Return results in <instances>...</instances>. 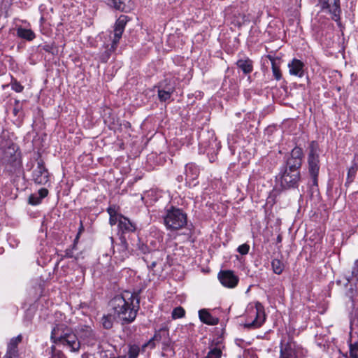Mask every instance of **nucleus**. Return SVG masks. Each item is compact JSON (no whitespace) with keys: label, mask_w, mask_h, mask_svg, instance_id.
<instances>
[{"label":"nucleus","mask_w":358,"mask_h":358,"mask_svg":"<svg viewBox=\"0 0 358 358\" xmlns=\"http://www.w3.org/2000/svg\"><path fill=\"white\" fill-rule=\"evenodd\" d=\"M139 301L135 294L125 292L117 295L110 301V306L115 315L123 324L131 323L136 318L138 310Z\"/></svg>","instance_id":"1"},{"label":"nucleus","mask_w":358,"mask_h":358,"mask_svg":"<svg viewBox=\"0 0 358 358\" xmlns=\"http://www.w3.org/2000/svg\"><path fill=\"white\" fill-rule=\"evenodd\" d=\"M0 161L8 173L13 174L19 171L22 166L19 146L12 141H6L2 144L0 148Z\"/></svg>","instance_id":"2"},{"label":"nucleus","mask_w":358,"mask_h":358,"mask_svg":"<svg viewBox=\"0 0 358 358\" xmlns=\"http://www.w3.org/2000/svg\"><path fill=\"white\" fill-rule=\"evenodd\" d=\"M162 219L166 229L172 231L184 228L187 223V214L182 209L173 206L165 208Z\"/></svg>","instance_id":"3"},{"label":"nucleus","mask_w":358,"mask_h":358,"mask_svg":"<svg viewBox=\"0 0 358 358\" xmlns=\"http://www.w3.org/2000/svg\"><path fill=\"white\" fill-rule=\"evenodd\" d=\"M129 20V19L128 16L124 15H121L116 20L114 25L113 36L112 38L110 47L102 53L101 57L102 62H106L110 58L111 53L116 50L117 45L124 31L125 26Z\"/></svg>","instance_id":"4"},{"label":"nucleus","mask_w":358,"mask_h":358,"mask_svg":"<svg viewBox=\"0 0 358 358\" xmlns=\"http://www.w3.org/2000/svg\"><path fill=\"white\" fill-rule=\"evenodd\" d=\"M280 187L283 189L298 187L300 180V171L284 169L279 173Z\"/></svg>","instance_id":"5"},{"label":"nucleus","mask_w":358,"mask_h":358,"mask_svg":"<svg viewBox=\"0 0 358 358\" xmlns=\"http://www.w3.org/2000/svg\"><path fill=\"white\" fill-rule=\"evenodd\" d=\"M307 351L294 342L280 343L279 358H305Z\"/></svg>","instance_id":"6"},{"label":"nucleus","mask_w":358,"mask_h":358,"mask_svg":"<svg viewBox=\"0 0 358 358\" xmlns=\"http://www.w3.org/2000/svg\"><path fill=\"white\" fill-rule=\"evenodd\" d=\"M73 333L72 328L66 324H56L51 331L50 340L55 345L57 346L64 341V339L68 338L69 336H70V334Z\"/></svg>","instance_id":"7"},{"label":"nucleus","mask_w":358,"mask_h":358,"mask_svg":"<svg viewBox=\"0 0 358 358\" xmlns=\"http://www.w3.org/2000/svg\"><path fill=\"white\" fill-rule=\"evenodd\" d=\"M308 171L310 176H315L319 173V154H318V144L312 141L309 145V155H308Z\"/></svg>","instance_id":"8"},{"label":"nucleus","mask_w":358,"mask_h":358,"mask_svg":"<svg viewBox=\"0 0 358 358\" xmlns=\"http://www.w3.org/2000/svg\"><path fill=\"white\" fill-rule=\"evenodd\" d=\"M318 3L322 10H327L331 14V18L335 22L340 20L341 8L340 0H318Z\"/></svg>","instance_id":"9"},{"label":"nucleus","mask_w":358,"mask_h":358,"mask_svg":"<svg viewBox=\"0 0 358 358\" xmlns=\"http://www.w3.org/2000/svg\"><path fill=\"white\" fill-rule=\"evenodd\" d=\"M33 180L38 185H45L49 181L50 174L43 160L37 162V166L32 173Z\"/></svg>","instance_id":"10"},{"label":"nucleus","mask_w":358,"mask_h":358,"mask_svg":"<svg viewBox=\"0 0 358 358\" xmlns=\"http://www.w3.org/2000/svg\"><path fill=\"white\" fill-rule=\"evenodd\" d=\"M218 279L223 286L228 288H234L239 281L238 277L231 270L220 271L218 273Z\"/></svg>","instance_id":"11"},{"label":"nucleus","mask_w":358,"mask_h":358,"mask_svg":"<svg viewBox=\"0 0 358 358\" xmlns=\"http://www.w3.org/2000/svg\"><path fill=\"white\" fill-rule=\"evenodd\" d=\"M252 313L255 315V318L251 322L246 323L245 327L247 328H259L263 324L266 319L264 306L259 302H257Z\"/></svg>","instance_id":"12"},{"label":"nucleus","mask_w":358,"mask_h":358,"mask_svg":"<svg viewBox=\"0 0 358 358\" xmlns=\"http://www.w3.org/2000/svg\"><path fill=\"white\" fill-rule=\"evenodd\" d=\"M80 338L88 345H93L96 340L94 331L90 326L80 325L77 329Z\"/></svg>","instance_id":"13"},{"label":"nucleus","mask_w":358,"mask_h":358,"mask_svg":"<svg viewBox=\"0 0 358 358\" xmlns=\"http://www.w3.org/2000/svg\"><path fill=\"white\" fill-rule=\"evenodd\" d=\"M63 349L67 350L71 352H78L80 349L81 344L75 333L70 334L68 338L64 340L57 345Z\"/></svg>","instance_id":"14"},{"label":"nucleus","mask_w":358,"mask_h":358,"mask_svg":"<svg viewBox=\"0 0 358 358\" xmlns=\"http://www.w3.org/2000/svg\"><path fill=\"white\" fill-rule=\"evenodd\" d=\"M22 340L21 334L12 338L8 343L7 351L3 358H19L17 346Z\"/></svg>","instance_id":"15"},{"label":"nucleus","mask_w":358,"mask_h":358,"mask_svg":"<svg viewBox=\"0 0 358 358\" xmlns=\"http://www.w3.org/2000/svg\"><path fill=\"white\" fill-rule=\"evenodd\" d=\"M289 72L291 75L301 78L304 75V64L299 59H293L288 64Z\"/></svg>","instance_id":"16"},{"label":"nucleus","mask_w":358,"mask_h":358,"mask_svg":"<svg viewBox=\"0 0 358 358\" xmlns=\"http://www.w3.org/2000/svg\"><path fill=\"white\" fill-rule=\"evenodd\" d=\"M118 227L123 234L131 233L136 229V224L122 215H120Z\"/></svg>","instance_id":"17"},{"label":"nucleus","mask_w":358,"mask_h":358,"mask_svg":"<svg viewBox=\"0 0 358 358\" xmlns=\"http://www.w3.org/2000/svg\"><path fill=\"white\" fill-rule=\"evenodd\" d=\"M199 317L203 323L208 325H216L219 323V319L213 317L206 309H201L199 311Z\"/></svg>","instance_id":"18"},{"label":"nucleus","mask_w":358,"mask_h":358,"mask_svg":"<svg viewBox=\"0 0 358 358\" xmlns=\"http://www.w3.org/2000/svg\"><path fill=\"white\" fill-rule=\"evenodd\" d=\"M106 1L108 5L122 12L127 13L131 9L130 6L127 5L129 0H106Z\"/></svg>","instance_id":"19"},{"label":"nucleus","mask_w":358,"mask_h":358,"mask_svg":"<svg viewBox=\"0 0 358 358\" xmlns=\"http://www.w3.org/2000/svg\"><path fill=\"white\" fill-rule=\"evenodd\" d=\"M199 174V169L194 164H187L185 166L186 180H194Z\"/></svg>","instance_id":"20"},{"label":"nucleus","mask_w":358,"mask_h":358,"mask_svg":"<svg viewBox=\"0 0 358 358\" xmlns=\"http://www.w3.org/2000/svg\"><path fill=\"white\" fill-rule=\"evenodd\" d=\"M236 65L245 74L250 73L253 70L252 61L249 58L238 59Z\"/></svg>","instance_id":"21"},{"label":"nucleus","mask_w":358,"mask_h":358,"mask_svg":"<svg viewBox=\"0 0 358 358\" xmlns=\"http://www.w3.org/2000/svg\"><path fill=\"white\" fill-rule=\"evenodd\" d=\"M17 36L29 41H33L36 37V34L31 29H24L21 27L17 29Z\"/></svg>","instance_id":"22"},{"label":"nucleus","mask_w":358,"mask_h":358,"mask_svg":"<svg viewBox=\"0 0 358 358\" xmlns=\"http://www.w3.org/2000/svg\"><path fill=\"white\" fill-rule=\"evenodd\" d=\"M301 164L302 162L301 159H296L289 157L287 160L286 166L285 169L292 171H300Z\"/></svg>","instance_id":"23"},{"label":"nucleus","mask_w":358,"mask_h":358,"mask_svg":"<svg viewBox=\"0 0 358 358\" xmlns=\"http://www.w3.org/2000/svg\"><path fill=\"white\" fill-rule=\"evenodd\" d=\"M268 57L271 62V68H272L273 75L274 78L277 80H280L282 78V74H281V72L280 70V66L277 64V60L274 57H273L272 56H270V55Z\"/></svg>","instance_id":"24"},{"label":"nucleus","mask_w":358,"mask_h":358,"mask_svg":"<svg viewBox=\"0 0 358 358\" xmlns=\"http://www.w3.org/2000/svg\"><path fill=\"white\" fill-rule=\"evenodd\" d=\"M174 90L173 87H169L167 90L159 89L158 97L161 101H166L171 98Z\"/></svg>","instance_id":"25"},{"label":"nucleus","mask_w":358,"mask_h":358,"mask_svg":"<svg viewBox=\"0 0 358 358\" xmlns=\"http://www.w3.org/2000/svg\"><path fill=\"white\" fill-rule=\"evenodd\" d=\"M358 170V162L354 159L352 162V165L348 169V176H347V182H352L356 176L357 171Z\"/></svg>","instance_id":"26"},{"label":"nucleus","mask_w":358,"mask_h":358,"mask_svg":"<svg viewBox=\"0 0 358 358\" xmlns=\"http://www.w3.org/2000/svg\"><path fill=\"white\" fill-rule=\"evenodd\" d=\"M271 266L273 272L278 275L281 274L283 272L285 268L283 263L278 259H274L272 260Z\"/></svg>","instance_id":"27"},{"label":"nucleus","mask_w":358,"mask_h":358,"mask_svg":"<svg viewBox=\"0 0 358 358\" xmlns=\"http://www.w3.org/2000/svg\"><path fill=\"white\" fill-rule=\"evenodd\" d=\"M101 322H102L103 327L105 329H109L112 328L113 324V316L111 315H103L101 319Z\"/></svg>","instance_id":"28"},{"label":"nucleus","mask_w":358,"mask_h":358,"mask_svg":"<svg viewBox=\"0 0 358 358\" xmlns=\"http://www.w3.org/2000/svg\"><path fill=\"white\" fill-rule=\"evenodd\" d=\"M55 345H53L50 348L51 356L50 358H65L64 353L60 350L56 348Z\"/></svg>","instance_id":"29"},{"label":"nucleus","mask_w":358,"mask_h":358,"mask_svg":"<svg viewBox=\"0 0 358 358\" xmlns=\"http://www.w3.org/2000/svg\"><path fill=\"white\" fill-rule=\"evenodd\" d=\"M140 352V348L136 345H131L129 352H128V357L127 358H137Z\"/></svg>","instance_id":"30"},{"label":"nucleus","mask_w":358,"mask_h":358,"mask_svg":"<svg viewBox=\"0 0 358 358\" xmlns=\"http://www.w3.org/2000/svg\"><path fill=\"white\" fill-rule=\"evenodd\" d=\"M303 151L299 147H295L292 149L290 153V157L296 159H301L302 161Z\"/></svg>","instance_id":"31"},{"label":"nucleus","mask_w":358,"mask_h":358,"mask_svg":"<svg viewBox=\"0 0 358 358\" xmlns=\"http://www.w3.org/2000/svg\"><path fill=\"white\" fill-rule=\"evenodd\" d=\"M185 311L183 308L179 306L176 307L173 310L172 317L173 319L182 318L185 316Z\"/></svg>","instance_id":"32"},{"label":"nucleus","mask_w":358,"mask_h":358,"mask_svg":"<svg viewBox=\"0 0 358 358\" xmlns=\"http://www.w3.org/2000/svg\"><path fill=\"white\" fill-rule=\"evenodd\" d=\"M222 356V351L218 348H213L210 350L205 358H220Z\"/></svg>","instance_id":"33"},{"label":"nucleus","mask_w":358,"mask_h":358,"mask_svg":"<svg viewBox=\"0 0 358 358\" xmlns=\"http://www.w3.org/2000/svg\"><path fill=\"white\" fill-rule=\"evenodd\" d=\"M41 202V199L37 194H32L29 197V203L31 205H38Z\"/></svg>","instance_id":"34"},{"label":"nucleus","mask_w":358,"mask_h":358,"mask_svg":"<svg viewBox=\"0 0 358 358\" xmlns=\"http://www.w3.org/2000/svg\"><path fill=\"white\" fill-rule=\"evenodd\" d=\"M249 250L250 245L247 243L242 244L237 248V251L243 255H247L249 252Z\"/></svg>","instance_id":"35"},{"label":"nucleus","mask_w":358,"mask_h":358,"mask_svg":"<svg viewBox=\"0 0 358 358\" xmlns=\"http://www.w3.org/2000/svg\"><path fill=\"white\" fill-rule=\"evenodd\" d=\"M11 89L16 92H21L24 89V87L17 80H15L11 83Z\"/></svg>","instance_id":"36"},{"label":"nucleus","mask_w":358,"mask_h":358,"mask_svg":"<svg viewBox=\"0 0 358 358\" xmlns=\"http://www.w3.org/2000/svg\"><path fill=\"white\" fill-rule=\"evenodd\" d=\"M311 177V189L313 192L317 190V177L318 174H315V176H310Z\"/></svg>","instance_id":"37"},{"label":"nucleus","mask_w":358,"mask_h":358,"mask_svg":"<svg viewBox=\"0 0 358 358\" xmlns=\"http://www.w3.org/2000/svg\"><path fill=\"white\" fill-rule=\"evenodd\" d=\"M149 255H146L143 257L144 261L147 263V266L149 269H152L157 265V261H152V262H149L148 261Z\"/></svg>","instance_id":"38"},{"label":"nucleus","mask_w":358,"mask_h":358,"mask_svg":"<svg viewBox=\"0 0 358 358\" xmlns=\"http://www.w3.org/2000/svg\"><path fill=\"white\" fill-rule=\"evenodd\" d=\"M37 194L42 200L43 198L46 197L48 194V190L45 188H41L38 191Z\"/></svg>","instance_id":"39"},{"label":"nucleus","mask_w":358,"mask_h":358,"mask_svg":"<svg viewBox=\"0 0 358 358\" xmlns=\"http://www.w3.org/2000/svg\"><path fill=\"white\" fill-rule=\"evenodd\" d=\"M352 274L355 276L358 275V259L355 260V262L354 263V267L352 268Z\"/></svg>","instance_id":"40"},{"label":"nucleus","mask_w":358,"mask_h":358,"mask_svg":"<svg viewBox=\"0 0 358 358\" xmlns=\"http://www.w3.org/2000/svg\"><path fill=\"white\" fill-rule=\"evenodd\" d=\"M117 222H118V220H117V217L116 215L110 217V218H109V224L111 226H113V225L116 224Z\"/></svg>","instance_id":"41"},{"label":"nucleus","mask_w":358,"mask_h":358,"mask_svg":"<svg viewBox=\"0 0 358 358\" xmlns=\"http://www.w3.org/2000/svg\"><path fill=\"white\" fill-rule=\"evenodd\" d=\"M107 212L108 213L110 217L116 215V212H115V208H113V207L110 206V207L108 208Z\"/></svg>","instance_id":"42"},{"label":"nucleus","mask_w":358,"mask_h":358,"mask_svg":"<svg viewBox=\"0 0 358 358\" xmlns=\"http://www.w3.org/2000/svg\"><path fill=\"white\" fill-rule=\"evenodd\" d=\"M66 257L71 258L73 257V250L71 249H67L65 251V255Z\"/></svg>","instance_id":"43"},{"label":"nucleus","mask_w":358,"mask_h":358,"mask_svg":"<svg viewBox=\"0 0 358 358\" xmlns=\"http://www.w3.org/2000/svg\"><path fill=\"white\" fill-rule=\"evenodd\" d=\"M83 231V224L81 222L80 223V227L79 228L78 233V234H77V236L76 237L75 241L79 238L80 234L82 233Z\"/></svg>","instance_id":"44"},{"label":"nucleus","mask_w":358,"mask_h":358,"mask_svg":"<svg viewBox=\"0 0 358 358\" xmlns=\"http://www.w3.org/2000/svg\"><path fill=\"white\" fill-rule=\"evenodd\" d=\"M153 339H154V340H157V339H158V336H157V334H155V335L154 336Z\"/></svg>","instance_id":"45"},{"label":"nucleus","mask_w":358,"mask_h":358,"mask_svg":"<svg viewBox=\"0 0 358 358\" xmlns=\"http://www.w3.org/2000/svg\"><path fill=\"white\" fill-rule=\"evenodd\" d=\"M110 239L111 241V243L113 244V237H110Z\"/></svg>","instance_id":"46"},{"label":"nucleus","mask_w":358,"mask_h":358,"mask_svg":"<svg viewBox=\"0 0 358 358\" xmlns=\"http://www.w3.org/2000/svg\"><path fill=\"white\" fill-rule=\"evenodd\" d=\"M17 110L15 108V109H14V113H15V115H17Z\"/></svg>","instance_id":"47"},{"label":"nucleus","mask_w":358,"mask_h":358,"mask_svg":"<svg viewBox=\"0 0 358 358\" xmlns=\"http://www.w3.org/2000/svg\"><path fill=\"white\" fill-rule=\"evenodd\" d=\"M125 243H126L125 242H122V247H124V248L125 247Z\"/></svg>","instance_id":"48"},{"label":"nucleus","mask_w":358,"mask_h":358,"mask_svg":"<svg viewBox=\"0 0 358 358\" xmlns=\"http://www.w3.org/2000/svg\"><path fill=\"white\" fill-rule=\"evenodd\" d=\"M296 3H301V0H296Z\"/></svg>","instance_id":"49"},{"label":"nucleus","mask_w":358,"mask_h":358,"mask_svg":"<svg viewBox=\"0 0 358 358\" xmlns=\"http://www.w3.org/2000/svg\"><path fill=\"white\" fill-rule=\"evenodd\" d=\"M15 103H16V104H18V103H19V101L16 100V101H15Z\"/></svg>","instance_id":"50"},{"label":"nucleus","mask_w":358,"mask_h":358,"mask_svg":"<svg viewBox=\"0 0 358 358\" xmlns=\"http://www.w3.org/2000/svg\"><path fill=\"white\" fill-rule=\"evenodd\" d=\"M120 358H127V357H120Z\"/></svg>","instance_id":"51"}]
</instances>
